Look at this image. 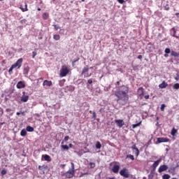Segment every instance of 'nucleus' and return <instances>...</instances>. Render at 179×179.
<instances>
[{"label":"nucleus","instance_id":"8","mask_svg":"<svg viewBox=\"0 0 179 179\" xmlns=\"http://www.w3.org/2000/svg\"><path fill=\"white\" fill-rule=\"evenodd\" d=\"M157 141L158 143H163L170 142V139H169L168 138H164V137L157 138Z\"/></svg>","mask_w":179,"mask_h":179},{"label":"nucleus","instance_id":"18","mask_svg":"<svg viewBox=\"0 0 179 179\" xmlns=\"http://www.w3.org/2000/svg\"><path fill=\"white\" fill-rule=\"evenodd\" d=\"M28 100H29V96H27V95H24L21 98V101L22 103H27V101H28Z\"/></svg>","mask_w":179,"mask_h":179},{"label":"nucleus","instance_id":"36","mask_svg":"<svg viewBox=\"0 0 179 179\" xmlns=\"http://www.w3.org/2000/svg\"><path fill=\"white\" fill-rule=\"evenodd\" d=\"M173 89H176V90L179 89V83H176L173 85Z\"/></svg>","mask_w":179,"mask_h":179},{"label":"nucleus","instance_id":"16","mask_svg":"<svg viewBox=\"0 0 179 179\" xmlns=\"http://www.w3.org/2000/svg\"><path fill=\"white\" fill-rule=\"evenodd\" d=\"M169 86V84L166 81H163L162 83L159 85V89H166Z\"/></svg>","mask_w":179,"mask_h":179},{"label":"nucleus","instance_id":"6","mask_svg":"<svg viewBox=\"0 0 179 179\" xmlns=\"http://www.w3.org/2000/svg\"><path fill=\"white\" fill-rule=\"evenodd\" d=\"M22 64H23V58H20L14 64H13L15 68L18 69L22 66Z\"/></svg>","mask_w":179,"mask_h":179},{"label":"nucleus","instance_id":"55","mask_svg":"<svg viewBox=\"0 0 179 179\" xmlns=\"http://www.w3.org/2000/svg\"><path fill=\"white\" fill-rule=\"evenodd\" d=\"M78 61H79V59H76V60H73V64H75V62H78Z\"/></svg>","mask_w":179,"mask_h":179},{"label":"nucleus","instance_id":"7","mask_svg":"<svg viewBox=\"0 0 179 179\" xmlns=\"http://www.w3.org/2000/svg\"><path fill=\"white\" fill-rule=\"evenodd\" d=\"M115 122L119 128H122V127L125 125V122H124L123 120H115Z\"/></svg>","mask_w":179,"mask_h":179},{"label":"nucleus","instance_id":"5","mask_svg":"<svg viewBox=\"0 0 179 179\" xmlns=\"http://www.w3.org/2000/svg\"><path fill=\"white\" fill-rule=\"evenodd\" d=\"M81 75H84V78H89L92 76V73H89V67L87 66L84 67L81 73Z\"/></svg>","mask_w":179,"mask_h":179},{"label":"nucleus","instance_id":"63","mask_svg":"<svg viewBox=\"0 0 179 179\" xmlns=\"http://www.w3.org/2000/svg\"><path fill=\"white\" fill-rule=\"evenodd\" d=\"M65 166H66V165H65V164H64V165H63V167H65Z\"/></svg>","mask_w":179,"mask_h":179},{"label":"nucleus","instance_id":"34","mask_svg":"<svg viewBox=\"0 0 179 179\" xmlns=\"http://www.w3.org/2000/svg\"><path fill=\"white\" fill-rule=\"evenodd\" d=\"M64 83H65V80H60V81H59V87H62V86H64Z\"/></svg>","mask_w":179,"mask_h":179},{"label":"nucleus","instance_id":"57","mask_svg":"<svg viewBox=\"0 0 179 179\" xmlns=\"http://www.w3.org/2000/svg\"><path fill=\"white\" fill-rule=\"evenodd\" d=\"M16 115H20V112H17Z\"/></svg>","mask_w":179,"mask_h":179},{"label":"nucleus","instance_id":"33","mask_svg":"<svg viewBox=\"0 0 179 179\" xmlns=\"http://www.w3.org/2000/svg\"><path fill=\"white\" fill-rule=\"evenodd\" d=\"M141 125V122H138L137 124H132V128L135 129V128H137V127H139Z\"/></svg>","mask_w":179,"mask_h":179},{"label":"nucleus","instance_id":"53","mask_svg":"<svg viewBox=\"0 0 179 179\" xmlns=\"http://www.w3.org/2000/svg\"><path fill=\"white\" fill-rule=\"evenodd\" d=\"M120 82H121V80L120 81L116 82V84L117 85V86H120Z\"/></svg>","mask_w":179,"mask_h":179},{"label":"nucleus","instance_id":"13","mask_svg":"<svg viewBox=\"0 0 179 179\" xmlns=\"http://www.w3.org/2000/svg\"><path fill=\"white\" fill-rule=\"evenodd\" d=\"M160 162H162V159H159L158 160L155 161L152 165V169L154 171L156 170L157 166L160 164Z\"/></svg>","mask_w":179,"mask_h":179},{"label":"nucleus","instance_id":"56","mask_svg":"<svg viewBox=\"0 0 179 179\" xmlns=\"http://www.w3.org/2000/svg\"><path fill=\"white\" fill-rule=\"evenodd\" d=\"M6 111H7V113H9V111H10V109L7 108V109H6Z\"/></svg>","mask_w":179,"mask_h":179},{"label":"nucleus","instance_id":"14","mask_svg":"<svg viewBox=\"0 0 179 179\" xmlns=\"http://www.w3.org/2000/svg\"><path fill=\"white\" fill-rule=\"evenodd\" d=\"M119 165H115L113 166V169H112V171L115 173H118V171H120V163H118Z\"/></svg>","mask_w":179,"mask_h":179},{"label":"nucleus","instance_id":"26","mask_svg":"<svg viewBox=\"0 0 179 179\" xmlns=\"http://www.w3.org/2000/svg\"><path fill=\"white\" fill-rule=\"evenodd\" d=\"M42 17L44 20H47V19H48L49 17V15L48 13H44L42 15Z\"/></svg>","mask_w":179,"mask_h":179},{"label":"nucleus","instance_id":"19","mask_svg":"<svg viewBox=\"0 0 179 179\" xmlns=\"http://www.w3.org/2000/svg\"><path fill=\"white\" fill-rule=\"evenodd\" d=\"M131 149L133 150H136V157H138V156H139V149H138V148H136V145H133L131 146Z\"/></svg>","mask_w":179,"mask_h":179},{"label":"nucleus","instance_id":"38","mask_svg":"<svg viewBox=\"0 0 179 179\" xmlns=\"http://www.w3.org/2000/svg\"><path fill=\"white\" fill-rule=\"evenodd\" d=\"M166 108V104L163 103L161 106V111H164V109Z\"/></svg>","mask_w":179,"mask_h":179},{"label":"nucleus","instance_id":"59","mask_svg":"<svg viewBox=\"0 0 179 179\" xmlns=\"http://www.w3.org/2000/svg\"><path fill=\"white\" fill-rule=\"evenodd\" d=\"M37 10L40 11V10H41V8H38Z\"/></svg>","mask_w":179,"mask_h":179},{"label":"nucleus","instance_id":"30","mask_svg":"<svg viewBox=\"0 0 179 179\" xmlns=\"http://www.w3.org/2000/svg\"><path fill=\"white\" fill-rule=\"evenodd\" d=\"M62 149L63 150H69V147L66 145H62Z\"/></svg>","mask_w":179,"mask_h":179},{"label":"nucleus","instance_id":"31","mask_svg":"<svg viewBox=\"0 0 179 179\" xmlns=\"http://www.w3.org/2000/svg\"><path fill=\"white\" fill-rule=\"evenodd\" d=\"M127 159H130L131 160H135V157H134V155H127Z\"/></svg>","mask_w":179,"mask_h":179},{"label":"nucleus","instance_id":"3","mask_svg":"<svg viewBox=\"0 0 179 179\" xmlns=\"http://www.w3.org/2000/svg\"><path fill=\"white\" fill-rule=\"evenodd\" d=\"M69 73V69H68V67L66 66H62V69L60 70L59 76L61 78H65L66 75Z\"/></svg>","mask_w":179,"mask_h":179},{"label":"nucleus","instance_id":"20","mask_svg":"<svg viewBox=\"0 0 179 179\" xmlns=\"http://www.w3.org/2000/svg\"><path fill=\"white\" fill-rule=\"evenodd\" d=\"M171 57H179V53L174 51V50H172L171 52Z\"/></svg>","mask_w":179,"mask_h":179},{"label":"nucleus","instance_id":"23","mask_svg":"<svg viewBox=\"0 0 179 179\" xmlns=\"http://www.w3.org/2000/svg\"><path fill=\"white\" fill-rule=\"evenodd\" d=\"M26 129H27V132L34 131V128L31 127V126H27Z\"/></svg>","mask_w":179,"mask_h":179},{"label":"nucleus","instance_id":"25","mask_svg":"<svg viewBox=\"0 0 179 179\" xmlns=\"http://www.w3.org/2000/svg\"><path fill=\"white\" fill-rule=\"evenodd\" d=\"M15 68H16L15 66H11V67L8 70L9 75H12V73H13V69H15Z\"/></svg>","mask_w":179,"mask_h":179},{"label":"nucleus","instance_id":"2","mask_svg":"<svg viewBox=\"0 0 179 179\" xmlns=\"http://www.w3.org/2000/svg\"><path fill=\"white\" fill-rule=\"evenodd\" d=\"M71 169H70L63 175L66 178H73V176H75V164H73V162H71Z\"/></svg>","mask_w":179,"mask_h":179},{"label":"nucleus","instance_id":"45","mask_svg":"<svg viewBox=\"0 0 179 179\" xmlns=\"http://www.w3.org/2000/svg\"><path fill=\"white\" fill-rule=\"evenodd\" d=\"M117 2H119V3H124L125 2V0H117Z\"/></svg>","mask_w":179,"mask_h":179},{"label":"nucleus","instance_id":"4","mask_svg":"<svg viewBox=\"0 0 179 179\" xmlns=\"http://www.w3.org/2000/svg\"><path fill=\"white\" fill-rule=\"evenodd\" d=\"M120 176H122V177H124V178H129V172L128 171V169H127L126 168H124L122 170H120Z\"/></svg>","mask_w":179,"mask_h":179},{"label":"nucleus","instance_id":"43","mask_svg":"<svg viewBox=\"0 0 179 179\" xmlns=\"http://www.w3.org/2000/svg\"><path fill=\"white\" fill-rule=\"evenodd\" d=\"M69 88H70V90H71V92H73V90H75V87H73V86H72V85H71V86L69 87Z\"/></svg>","mask_w":179,"mask_h":179},{"label":"nucleus","instance_id":"39","mask_svg":"<svg viewBox=\"0 0 179 179\" xmlns=\"http://www.w3.org/2000/svg\"><path fill=\"white\" fill-rule=\"evenodd\" d=\"M53 27H55V30H59V29H61V27L57 24H53Z\"/></svg>","mask_w":179,"mask_h":179},{"label":"nucleus","instance_id":"15","mask_svg":"<svg viewBox=\"0 0 179 179\" xmlns=\"http://www.w3.org/2000/svg\"><path fill=\"white\" fill-rule=\"evenodd\" d=\"M43 86H48V87H50V86H52V81H50L48 80H45L43 81Z\"/></svg>","mask_w":179,"mask_h":179},{"label":"nucleus","instance_id":"24","mask_svg":"<svg viewBox=\"0 0 179 179\" xmlns=\"http://www.w3.org/2000/svg\"><path fill=\"white\" fill-rule=\"evenodd\" d=\"M29 71H30V68L29 66H27L24 69V75H28Z\"/></svg>","mask_w":179,"mask_h":179},{"label":"nucleus","instance_id":"28","mask_svg":"<svg viewBox=\"0 0 179 179\" xmlns=\"http://www.w3.org/2000/svg\"><path fill=\"white\" fill-rule=\"evenodd\" d=\"M96 149H101V143L99 141H97L95 144Z\"/></svg>","mask_w":179,"mask_h":179},{"label":"nucleus","instance_id":"60","mask_svg":"<svg viewBox=\"0 0 179 179\" xmlns=\"http://www.w3.org/2000/svg\"><path fill=\"white\" fill-rule=\"evenodd\" d=\"M169 148H166V152H169Z\"/></svg>","mask_w":179,"mask_h":179},{"label":"nucleus","instance_id":"62","mask_svg":"<svg viewBox=\"0 0 179 179\" xmlns=\"http://www.w3.org/2000/svg\"><path fill=\"white\" fill-rule=\"evenodd\" d=\"M134 152H135V155H136V150H135V151H134Z\"/></svg>","mask_w":179,"mask_h":179},{"label":"nucleus","instance_id":"58","mask_svg":"<svg viewBox=\"0 0 179 179\" xmlns=\"http://www.w3.org/2000/svg\"><path fill=\"white\" fill-rule=\"evenodd\" d=\"M164 57H165L166 58H167V57H169V55L165 54V55H164Z\"/></svg>","mask_w":179,"mask_h":179},{"label":"nucleus","instance_id":"41","mask_svg":"<svg viewBox=\"0 0 179 179\" xmlns=\"http://www.w3.org/2000/svg\"><path fill=\"white\" fill-rule=\"evenodd\" d=\"M90 166H91L92 169H94V167L96 166V164H94V163H93V162H90Z\"/></svg>","mask_w":179,"mask_h":179},{"label":"nucleus","instance_id":"37","mask_svg":"<svg viewBox=\"0 0 179 179\" xmlns=\"http://www.w3.org/2000/svg\"><path fill=\"white\" fill-rule=\"evenodd\" d=\"M164 52L165 54H170V52H171V50H170V48H166Z\"/></svg>","mask_w":179,"mask_h":179},{"label":"nucleus","instance_id":"9","mask_svg":"<svg viewBox=\"0 0 179 179\" xmlns=\"http://www.w3.org/2000/svg\"><path fill=\"white\" fill-rule=\"evenodd\" d=\"M16 86L17 89H24L26 87V83L24 81H19Z\"/></svg>","mask_w":179,"mask_h":179},{"label":"nucleus","instance_id":"49","mask_svg":"<svg viewBox=\"0 0 179 179\" xmlns=\"http://www.w3.org/2000/svg\"><path fill=\"white\" fill-rule=\"evenodd\" d=\"M149 97H150L149 95H145L144 96V98L145 99V100H148L149 99Z\"/></svg>","mask_w":179,"mask_h":179},{"label":"nucleus","instance_id":"52","mask_svg":"<svg viewBox=\"0 0 179 179\" xmlns=\"http://www.w3.org/2000/svg\"><path fill=\"white\" fill-rule=\"evenodd\" d=\"M73 148V145L72 143L69 144V148Z\"/></svg>","mask_w":179,"mask_h":179},{"label":"nucleus","instance_id":"32","mask_svg":"<svg viewBox=\"0 0 179 179\" xmlns=\"http://www.w3.org/2000/svg\"><path fill=\"white\" fill-rule=\"evenodd\" d=\"M170 175H169V174H164V175H163V176H162V179H170Z\"/></svg>","mask_w":179,"mask_h":179},{"label":"nucleus","instance_id":"17","mask_svg":"<svg viewBox=\"0 0 179 179\" xmlns=\"http://www.w3.org/2000/svg\"><path fill=\"white\" fill-rule=\"evenodd\" d=\"M20 9H21V10L22 12H27V10H29V9L27 8V3H24V6H23L22 5L20 6Z\"/></svg>","mask_w":179,"mask_h":179},{"label":"nucleus","instance_id":"1","mask_svg":"<svg viewBox=\"0 0 179 179\" xmlns=\"http://www.w3.org/2000/svg\"><path fill=\"white\" fill-rule=\"evenodd\" d=\"M129 87L127 85H122L117 87V90L115 92V96L117 97V103L120 106H126L129 100Z\"/></svg>","mask_w":179,"mask_h":179},{"label":"nucleus","instance_id":"44","mask_svg":"<svg viewBox=\"0 0 179 179\" xmlns=\"http://www.w3.org/2000/svg\"><path fill=\"white\" fill-rule=\"evenodd\" d=\"M32 54H33L32 58H34V59L36 58V55H37V52H33Z\"/></svg>","mask_w":179,"mask_h":179},{"label":"nucleus","instance_id":"64","mask_svg":"<svg viewBox=\"0 0 179 179\" xmlns=\"http://www.w3.org/2000/svg\"><path fill=\"white\" fill-rule=\"evenodd\" d=\"M82 2H85V0H82Z\"/></svg>","mask_w":179,"mask_h":179},{"label":"nucleus","instance_id":"21","mask_svg":"<svg viewBox=\"0 0 179 179\" xmlns=\"http://www.w3.org/2000/svg\"><path fill=\"white\" fill-rule=\"evenodd\" d=\"M44 160H45V162H51V157L48 155H45Z\"/></svg>","mask_w":179,"mask_h":179},{"label":"nucleus","instance_id":"11","mask_svg":"<svg viewBox=\"0 0 179 179\" xmlns=\"http://www.w3.org/2000/svg\"><path fill=\"white\" fill-rule=\"evenodd\" d=\"M169 169L167 165H161L158 169V173H163V171H166Z\"/></svg>","mask_w":179,"mask_h":179},{"label":"nucleus","instance_id":"61","mask_svg":"<svg viewBox=\"0 0 179 179\" xmlns=\"http://www.w3.org/2000/svg\"><path fill=\"white\" fill-rule=\"evenodd\" d=\"M176 80H178V78L176 77L175 78Z\"/></svg>","mask_w":179,"mask_h":179},{"label":"nucleus","instance_id":"47","mask_svg":"<svg viewBox=\"0 0 179 179\" xmlns=\"http://www.w3.org/2000/svg\"><path fill=\"white\" fill-rule=\"evenodd\" d=\"M88 83H89L90 85H92V83H93V80H92V79L88 80Z\"/></svg>","mask_w":179,"mask_h":179},{"label":"nucleus","instance_id":"35","mask_svg":"<svg viewBox=\"0 0 179 179\" xmlns=\"http://www.w3.org/2000/svg\"><path fill=\"white\" fill-rule=\"evenodd\" d=\"M6 173H8V171H7L6 169H3V170H1V176H5V175H6Z\"/></svg>","mask_w":179,"mask_h":179},{"label":"nucleus","instance_id":"48","mask_svg":"<svg viewBox=\"0 0 179 179\" xmlns=\"http://www.w3.org/2000/svg\"><path fill=\"white\" fill-rule=\"evenodd\" d=\"M87 174H89L87 172L85 173H81L80 177H83V176H87Z\"/></svg>","mask_w":179,"mask_h":179},{"label":"nucleus","instance_id":"54","mask_svg":"<svg viewBox=\"0 0 179 179\" xmlns=\"http://www.w3.org/2000/svg\"><path fill=\"white\" fill-rule=\"evenodd\" d=\"M38 170H43V166H38Z\"/></svg>","mask_w":179,"mask_h":179},{"label":"nucleus","instance_id":"50","mask_svg":"<svg viewBox=\"0 0 179 179\" xmlns=\"http://www.w3.org/2000/svg\"><path fill=\"white\" fill-rule=\"evenodd\" d=\"M164 9L165 10H170V7L165 6Z\"/></svg>","mask_w":179,"mask_h":179},{"label":"nucleus","instance_id":"51","mask_svg":"<svg viewBox=\"0 0 179 179\" xmlns=\"http://www.w3.org/2000/svg\"><path fill=\"white\" fill-rule=\"evenodd\" d=\"M143 57L141 55L138 56V59H142Z\"/></svg>","mask_w":179,"mask_h":179},{"label":"nucleus","instance_id":"10","mask_svg":"<svg viewBox=\"0 0 179 179\" xmlns=\"http://www.w3.org/2000/svg\"><path fill=\"white\" fill-rule=\"evenodd\" d=\"M137 94H138L139 97H143L145 96V89L141 87L138 89Z\"/></svg>","mask_w":179,"mask_h":179},{"label":"nucleus","instance_id":"22","mask_svg":"<svg viewBox=\"0 0 179 179\" xmlns=\"http://www.w3.org/2000/svg\"><path fill=\"white\" fill-rule=\"evenodd\" d=\"M177 132L178 130L173 127L171 131V134L172 135V136H176V134H177Z\"/></svg>","mask_w":179,"mask_h":179},{"label":"nucleus","instance_id":"42","mask_svg":"<svg viewBox=\"0 0 179 179\" xmlns=\"http://www.w3.org/2000/svg\"><path fill=\"white\" fill-rule=\"evenodd\" d=\"M64 141V142H68V141H69V136H65Z\"/></svg>","mask_w":179,"mask_h":179},{"label":"nucleus","instance_id":"46","mask_svg":"<svg viewBox=\"0 0 179 179\" xmlns=\"http://www.w3.org/2000/svg\"><path fill=\"white\" fill-rule=\"evenodd\" d=\"M96 112H93L92 113V118L96 119Z\"/></svg>","mask_w":179,"mask_h":179},{"label":"nucleus","instance_id":"12","mask_svg":"<svg viewBox=\"0 0 179 179\" xmlns=\"http://www.w3.org/2000/svg\"><path fill=\"white\" fill-rule=\"evenodd\" d=\"M171 33L173 34V37H176V38H179V29H176L173 28L171 29Z\"/></svg>","mask_w":179,"mask_h":179},{"label":"nucleus","instance_id":"29","mask_svg":"<svg viewBox=\"0 0 179 179\" xmlns=\"http://www.w3.org/2000/svg\"><path fill=\"white\" fill-rule=\"evenodd\" d=\"M53 38L54 40H55L56 41H58V40H59V38H61V36H59V34H55L53 36Z\"/></svg>","mask_w":179,"mask_h":179},{"label":"nucleus","instance_id":"40","mask_svg":"<svg viewBox=\"0 0 179 179\" xmlns=\"http://www.w3.org/2000/svg\"><path fill=\"white\" fill-rule=\"evenodd\" d=\"M27 22V20L26 19H23L20 21V23H22V24H26Z\"/></svg>","mask_w":179,"mask_h":179},{"label":"nucleus","instance_id":"27","mask_svg":"<svg viewBox=\"0 0 179 179\" xmlns=\"http://www.w3.org/2000/svg\"><path fill=\"white\" fill-rule=\"evenodd\" d=\"M20 135L21 136H26V135H27V131H26V129H22L20 132Z\"/></svg>","mask_w":179,"mask_h":179}]
</instances>
